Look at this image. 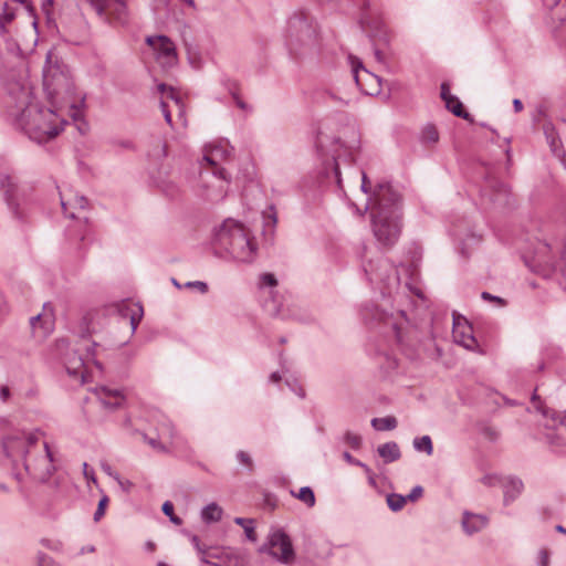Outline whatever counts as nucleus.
Here are the masks:
<instances>
[{
    "mask_svg": "<svg viewBox=\"0 0 566 566\" xmlns=\"http://www.w3.org/2000/svg\"><path fill=\"white\" fill-rule=\"evenodd\" d=\"M0 190L13 217L22 220L24 217L22 206L25 202L27 189L19 185L18 178L15 176L1 175Z\"/></svg>",
    "mask_w": 566,
    "mask_h": 566,
    "instance_id": "obj_11",
    "label": "nucleus"
},
{
    "mask_svg": "<svg viewBox=\"0 0 566 566\" xmlns=\"http://www.w3.org/2000/svg\"><path fill=\"white\" fill-rule=\"evenodd\" d=\"M377 452L385 463H391L398 461L401 458L399 446L395 441L380 444L377 448Z\"/></svg>",
    "mask_w": 566,
    "mask_h": 566,
    "instance_id": "obj_26",
    "label": "nucleus"
},
{
    "mask_svg": "<svg viewBox=\"0 0 566 566\" xmlns=\"http://www.w3.org/2000/svg\"><path fill=\"white\" fill-rule=\"evenodd\" d=\"M423 489L420 485L415 486L411 492L406 496L407 501L416 502L418 499L422 496Z\"/></svg>",
    "mask_w": 566,
    "mask_h": 566,
    "instance_id": "obj_51",
    "label": "nucleus"
},
{
    "mask_svg": "<svg viewBox=\"0 0 566 566\" xmlns=\"http://www.w3.org/2000/svg\"><path fill=\"white\" fill-rule=\"evenodd\" d=\"M222 509L217 503H210L201 511V518L206 523L218 522L221 520Z\"/></svg>",
    "mask_w": 566,
    "mask_h": 566,
    "instance_id": "obj_32",
    "label": "nucleus"
},
{
    "mask_svg": "<svg viewBox=\"0 0 566 566\" xmlns=\"http://www.w3.org/2000/svg\"><path fill=\"white\" fill-rule=\"evenodd\" d=\"M264 217H269V221L266 222V224H272V226H275L276 222H277V218H276V213L274 211V208L273 207H270V211L269 212H264Z\"/></svg>",
    "mask_w": 566,
    "mask_h": 566,
    "instance_id": "obj_59",
    "label": "nucleus"
},
{
    "mask_svg": "<svg viewBox=\"0 0 566 566\" xmlns=\"http://www.w3.org/2000/svg\"><path fill=\"white\" fill-rule=\"evenodd\" d=\"M397 419L392 416L374 418L371 426L379 431L394 430L397 427Z\"/></svg>",
    "mask_w": 566,
    "mask_h": 566,
    "instance_id": "obj_33",
    "label": "nucleus"
},
{
    "mask_svg": "<svg viewBox=\"0 0 566 566\" xmlns=\"http://www.w3.org/2000/svg\"><path fill=\"white\" fill-rule=\"evenodd\" d=\"M234 523L237 525H240L243 527L244 532H245V535L251 541H254L255 539V533H254V528L250 525L252 523L251 520H247V518H243V517H235L234 518Z\"/></svg>",
    "mask_w": 566,
    "mask_h": 566,
    "instance_id": "obj_39",
    "label": "nucleus"
},
{
    "mask_svg": "<svg viewBox=\"0 0 566 566\" xmlns=\"http://www.w3.org/2000/svg\"><path fill=\"white\" fill-rule=\"evenodd\" d=\"M407 503V497L400 494L391 493L387 495V504L389 509L394 512H398L402 510L405 504Z\"/></svg>",
    "mask_w": 566,
    "mask_h": 566,
    "instance_id": "obj_35",
    "label": "nucleus"
},
{
    "mask_svg": "<svg viewBox=\"0 0 566 566\" xmlns=\"http://www.w3.org/2000/svg\"><path fill=\"white\" fill-rule=\"evenodd\" d=\"M163 513L169 517L170 522L174 523L175 525H181L182 523V520L180 517H178L177 515L174 514V505L171 502L169 501H166L164 504H163Z\"/></svg>",
    "mask_w": 566,
    "mask_h": 566,
    "instance_id": "obj_40",
    "label": "nucleus"
},
{
    "mask_svg": "<svg viewBox=\"0 0 566 566\" xmlns=\"http://www.w3.org/2000/svg\"><path fill=\"white\" fill-rule=\"evenodd\" d=\"M261 551L268 552L271 556L286 565L292 564L295 559L291 538L282 530L270 533L268 542Z\"/></svg>",
    "mask_w": 566,
    "mask_h": 566,
    "instance_id": "obj_12",
    "label": "nucleus"
},
{
    "mask_svg": "<svg viewBox=\"0 0 566 566\" xmlns=\"http://www.w3.org/2000/svg\"><path fill=\"white\" fill-rule=\"evenodd\" d=\"M0 397H1V399H2L3 401H7V400L9 399V397H10V390H9V388H8V387L2 386V387L0 388Z\"/></svg>",
    "mask_w": 566,
    "mask_h": 566,
    "instance_id": "obj_63",
    "label": "nucleus"
},
{
    "mask_svg": "<svg viewBox=\"0 0 566 566\" xmlns=\"http://www.w3.org/2000/svg\"><path fill=\"white\" fill-rule=\"evenodd\" d=\"M158 92L163 95L160 101V108L164 114L165 120L172 127L171 112L169 108L168 101L174 103L176 111L178 113V118L181 122L182 126L187 125L186 116H185V105L180 95L174 90V87L168 86L164 83L158 84Z\"/></svg>",
    "mask_w": 566,
    "mask_h": 566,
    "instance_id": "obj_15",
    "label": "nucleus"
},
{
    "mask_svg": "<svg viewBox=\"0 0 566 566\" xmlns=\"http://www.w3.org/2000/svg\"><path fill=\"white\" fill-rule=\"evenodd\" d=\"M361 469L364 470V472L367 475L369 485L375 488L377 485L375 473L371 471V469L367 464H365V467H363Z\"/></svg>",
    "mask_w": 566,
    "mask_h": 566,
    "instance_id": "obj_56",
    "label": "nucleus"
},
{
    "mask_svg": "<svg viewBox=\"0 0 566 566\" xmlns=\"http://www.w3.org/2000/svg\"><path fill=\"white\" fill-rule=\"evenodd\" d=\"M44 312L30 318V326L34 337L45 338L53 328V318L51 314L45 313L46 305L43 306Z\"/></svg>",
    "mask_w": 566,
    "mask_h": 566,
    "instance_id": "obj_20",
    "label": "nucleus"
},
{
    "mask_svg": "<svg viewBox=\"0 0 566 566\" xmlns=\"http://www.w3.org/2000/svg\"><path fill=\"white\" fill-rule=\"evenodd\" d=\"M102 470L111 478H113L114 480H116L118 482V484H123V480H120V476L117 472H115L112 467L106 463V462H103L102 463Z\"/></svg>",
    "mask_w": 566,
    "mask_h": 566,
    "instance_id": "obj_47",
    "label": "nucleus"
},
{
    "mask_svg": "<svg viewBox=\"0 0 566 566\" xmlns=\"http://www.w3.org/2000/svg\"><path fill=\"white\" fill-rule=\"evenodd\" d=\"M361 314L364 319L371 322H382L386 325H389L394 333L398 344H405V328L407 326V319L405 318V312L398 311L395 315L394 313H387L385 310L379 308L374 304H367L363 307Z\"/></svg>",
    "mask_w": 566,
    "mask_h": 566,
    "instance_id": "obj_10",
    "label": "nucleus"
},
{
    "mask_svg": "<svg viewBox=\"0 0 566 566\" xmlns=\"http://www.w3.org/2000/svg\"><path fill=\"white\" fill-rule=\"evenodd\" d=\"M551 17L554 21L558 22V28L566 29V0H558L552 6Z\"/></svg>",
    "mask_w": 566,
    "mask_h": 566,
    "instance_id": "obj_30",
    "label": "nucleus"
},
{
    "mask_svg": "<svg viewBox=\"0 0 566 566\" xmlns=\"http://www.w3.org/2000/svg\"><path fill=\"white\" fill-rule=\"evenodd\" d=\"M13 19H14V13L12 11H9L8 4L4 3V11L0 15L1 28H4V25L9 24Z\"/></svg>",
    "mask_w": 566,
    "mask_h": 566,
    "instance_id": "obj_46",
    "label": "nucleus"
},
{
    "mask_svg": "<svg viewBox=\"0 0 566 566\" xmlns=\"http://www.w3.org/2000/svg\"><path fill=\"white\" fill-rule=\"evenodd\" d=\"M446 107L457 117L472 120L471 115L464 109L462 102L457 96L453 95L447 99Z\"/></svg>",
    "mask_w": 566,
    "mask_h": 566,
    "instance_id": "obj_31",
    "label": "nucleus"
},
{
    "mask_svg": "<svg viewBox=\"0 0 566 566\" xmlns=\"http://www.w3.org/2000/svg\"><path fill=\"white\" fill-rule=\"evenodd\" d=\"M482 433L490 441H495L499 438V432L496 431V429H494L493 427H490V426H485L482 429Z\"/></svg>",
    "mask_w": 566,
    "mask_h": 566,
    "instance_id": "obj_50",
    "label": "nucleus"
},
{
    "mask_svg": "<svg viewBox=\"0 0 566 566\" xmlns=\"http://www.w3.org/2000/svg\"><path fill=\"white\" fill-rule=\"evenodd\" d=\"M237 459L242 465L248 468L250 471L253 470V461L249 453H247L245 451H239L237 453Z\"/></svg>",
    "mask_w": 566,
    "mask_h": 566,
    "instance_id": "obj_42",
    "label": "nucleus"
},
{
    "mask_svg": "<svg viewBox=\"0 0 566 566\" xmlns=\"http://www.w3.org/2000/svg\"><path fill=\"white\" fill-rule=\"evenodd\" d=\"M551 248L546 243H539L536 248L534 256L531 260H525L526 264L535 272H541L543 266H549L553 263V258L549 255Z\"/></svg>",
    "mask_w": 566,
    "mask_h": 566,
    "instance_id": "obj_23",
    "label": "nucleus"
},
{
    "mask_svg": "<svg viewBox=\"0 0 566 566\" xmlns=\"http://www.w3.org/2000/svg\"><path fill=\"white\" fill-rule=\"evenodd\" d=\"M349 59V62H350V65H352V74H353V78L356 83V85L364 92H366L367 94H375L376 92H368L364 88V85L363 83L360 82V72H363L367 77L369 78H373V80H376L378 83H380V80L378 76H375L374 74H371L370 72H368L361 61L353 55H349L348 56Z\"/></svg>",
    "mask_w": 566,
    "mask_h": 566,
    "instance_id": "obj_25",
    "label": "nucleus"
},
{
    "mask_svg": "<svg viewBox=\"0 0 566 566\" xmlns=\"http://www.w3.org/2000/svg\"><path fill=\"white\" fill-rule=\"evenodd\" d=\"M143 438H144L145 442H147L153 449L160 451V452L167 451V448L160 442L159 439L149 438L146 434H143Z\"/></svg>",
    "mask_w": 566,
    "mask_h": 566,
    "instance_id": "obj_44",
    "label": "nucleus"
},
{
    "mask_svg": "<svg viewBox=\"0 0 566 566\" xmlns=\"http://www.w3.org/2000/svg\"><path fill=\"white\" fill-rule=\"evenodd\" d=\"M231 94H232V97L239 108H241L243 111L249 108L248 104L244 103L235 92H232Z\"/></svg>",
    "mask_w": 566,
    "mask_h": 566,
    "instance_id": "obj_60",
    "label": "nucleus"
},
{
    "mask_svg": "<svg viewBox=\"0 0 566 566\" xmlns=\"http://www.w3.org/2000/svg\"><path fill=\"white\" fill-rule=\"evenodd\" d=\"M98 401L104 408L114 410L122 407L125 402V395L120 389L101 386L94 390Z\"/></svg>",
    "mask_w": 566,
    "mask_h": 566,
    "instance_id": "obj_19",
    "label": "nucleus"
},
{
    "mask_svg": "<svg viewBox=\"0 0 566 566\" xmlns=\"http://www.w3.org/2000/svg\"><path fill=\"white\" fill-rule=\"evenodd\" d=\"M296 497L304 502L310 507L314 506L315 504V495L313 490L310 486H303L300 489L298 493L296 494Z\"/></svg>",
    "mask_w": 566,
    "mask_h": 566,
    "instance_id": "obj_36",
    "label": "nucleus"
},
{
    "mask_svg": "<svg viewBox=\"0 0 566 566\" xmlns=\"http://www.w3.org/2000/svg\"><path fill=\"white\" fill-rule=\"evenodd\" d=\"M344 442L347 443L352 449L358 450L361 447L363 439L357 433L346 431L344 434Z\"/></svg>",
    "mask_w": 566,
    "mask_h": 566,
    "instance_id": "obj_38",
    "label": "nucleus"
},
{
    "mask_svg": "<svg viewBox=\"0 0 566 566\" xmlns=\"http://www.w3.org/2000/svg\"><path fill=\"white\" fill-rule=\"evenodd\" d=\"M285 41L291 53L298 57L315 56L319 52L317 25L306 12H295L287 20Z\"/></svg>",
    "mask_w": 566,
    "mask_h": 566,
    "instance_id": "obj_2",
    "label": "nucleus"
},
{
    "mask_svg": "<svg viewBox=\"0 0 566 566\" xmlns=\"http://www.w3.org/2000/svg\"><path fill=\"white\" fill-rule=\"evenodd\" d=\"M523 482L520 479H510L504 485V505L512 503L522 492Z\"/></svg>",
    "mask_w": 566,
    "mask_h": 566,
    "instance_id": "obj_27",
    "label": "nucleus"
},
{
    "mask_svg": "<svg viewBox=\"0 0 566 566\" xmlns=\"http://www.w3.org/2000/svg\"><path fill=\"white\" fill-rule=\"evenodd\" d=\"M441 98L443 99L444 103H447V99H449L450 97H452L453 95H451L450 93V87L448 85V83H442L441 84Z\"/></svg>",
    "mask_w": 566,
    "mask_h": 566,
    "instance_id": "obj_58",
    "label": "nucleus"
},
{
    "mask_svg": "<svg viewBox=\"0 0 566 566\" xmlns=\"http://www.w3.org/2000/svg\"><path fill=\"white\" fill-rule=\"evenodd\" d=\"M164 191L168 197H174L177 193V188L175 185H169Z\"/></svg>",
    "mask_w": 566,
    "mask_h": 566,
    "instance_id": "obj_64",
    "label": "nucleus"
},
{
    "mask_svg": "<svg viewBox=\"0 0 566 566\" xmlns=\"http://www.w3.org/2000/svg\"><path fill=\"white\" fill-rule=\"evenodd\" d=\"M116 308L122 317H129L132 333H134L142 319L143 307L135 303L120 302L116 305Z\"/></svg>",
    "mask_w": 566,
    "mask_h": 566,
    "instance_id": "obj_24",
    "label": "nucleus"
},
{
    "mask_svg": "<svg viewBox=\"0 0 566 566\" xmlns=\"http://www.w3.org/2000/svg\"><path fill=\"white\" fill-rule=\"evenodd\" d=\"M27 448L25 450L30 449L31 454L36 453V449L40 450L41 447L38 446L39 443V437L35 433H31L27 437Z\"/></svg>",
    "mask_w": 566,
    "mask_h": 566,
    "instance_id": "obj_45",
    "label": "nucleus"
},
{
    "mask_svg": "<svg viewBox=\"0 0 566 566\" xmlns=\"http://www.w3.org/2000/svg\"><path fill=\"white\" fill-rule=\"evenodd\" d=\"M364 271L369 282L376 285L381 294L391 295L399 287L400 276L397 268L387 259L379 258L364 265Z\"/></svg>",
    "mask_w": 566,
    "mask_h": 566,
    "instance_id": "obj_8",
    "label": "nucleus"
},
{
    "mask_svg": "<svg viewBox=\"0 0 566 566\" xmlns=\"http://www.w3.org/2000/svg\"><path fill=\"white\" fill-rule=\"evenodd\" d=\"M224 193H226L224 188H223L222 185H220L218 187V191H216V192L214 191L213 192H208L206 195V197L210 201H218V200H220V199H222L224 197Z\"/></svg>",
    "mask_w": 566,
    "mask_h": 566,
    "instance_id": "obj_49",
    "label": "nucleus"
},
{
    "mask_svg": "<svg viewBox=\"0 0 566 566\" xmlns=\"http://www.w3.org/2000/svg\"><path fill=\"white\" fill-rule=\"evenodd\" d=\"M538 565L549 566V553L547 549H541L538 553Z\"/></svg>",
    "mask_w": 566,
    "mask_h": 566,
    "instance_id": "obj_54",
    "label": "nucleus"
},
{
    "mask_svg": "<svg viewBox=\"0 0 566 566\" xmlns=\"http://www.w3.org/2000/svg\"><path fill=\"white\" fill-rule=\"evenodd\" d=\"M216 247L228 252L240 262H251L254 258L256 245L249 237L244 227L232 220H226L214 233Z\"/></svg>",
    "mask_w": 566,
    "mask_h": 566,
    "instance_id": "obj_5",
    "label": "nucleus"
},
{
    "mask_svg": "<svg viewBox=\"0 0 566 566\" xmlns=\"http://www.w3.org/2000/svg\"><path fill=\"white\" fill-rule=\"evenodd\" d=\"M315 146L319 156L327 157L325 170L331 169L338 186L342 187L339 166L340 163L350 165L355 160V154L359 149V139L356 133L353 132V138L345 143L339 138L318 132Z\"/></svg>",
    "mask_w": 566,
    "mask_h": 566,
    "instance_id": "obj_4",
    "label": "nucleus"
},
{
    "mask_svg": "<svg viewBox=\"0 0 566 566\" xmlns=\"http://www.w3.org/2000/svg\"><path fill=\"white\" fill-rule=\"evenodd\" d=\"M413 448L419 452H424L431 455L433 452V446L429 436H422L413 440Z\"/></svg>",
    "mask_w": 566,
    "mask_h": 566,
    "instance_id": "obj_34",
    "label": "nucleus"
},
{
    "mask_svg": "<svg viewBox=\"0 0 566 566\" xmlns=\"http://www.w3.org/2000/svg\"><path fill=\"white\" fill-rule=\"evenodd\" d=\"M547 438L552 444L566 446V413L560 417L555 431L547 433Z\"/></svg>",
    "mask_w": 566,
    "mask_h": 566,
    "instance_id": "obj_28",
    "label": "nucleus"
},
{
    "mask_svg": "<svg viewBox=\"0 0 566 566\" xmlns=\"http://www.w3.org/2000/svg\"><path fill=\"white\" fill-rule=\"evenodd\" d=\"M21 120L29 137L39 144L55 138L66 123L53 109L39 108L32 103H28L21 109Z\"/></svg>",
    "mask_w": 566,
    "mask_h": 566,
    "instance_id": "obj_3",
    "label": "nucleus"
},
{
    "mask_svg": "<svg viewBox=\"0 0 566 566\" xmlns=\"http://www.w3.org/2000/svg\"><path fill=\"white\" fill-rule=\"evenodd\" d=\"M359 23L373 42L375 59L382 63L385 61L382 46L389 44L390 36L381 20L380 11L376 2L373 0H364L360 9Z\"/></svg>",
    "mask_w": 566,
    "mask_h": 566,
    "instance_id": "obj_7",
    "label": "nucleus"
},
{
    "mask_svg": "<svg viewBox=\"0 0 566 566\" xmlns=\"http://www.w3.org/2000/svg\"><path fill=\"white\" fill-rule=\"evenodd\" d=\"M261 283L263 285H268V286H275L277 281L275 279V276L271 273H264L262 276H261Z\"/></svg>",
    "mask_w": 566,
    "mask_h": 566,
    "instance_id": "obj_53",
    "label": "nucleus"
},
{
    "mask_svg": "<svg viewBox=\"0 0 566 566\" xmlns=\"http://www.w3.org/2000/svg\"><path fill=\"white\" fill-rule=\"evenodd\" d=\"M481 296L485 301L495 302V303H497L501 306L505 305V301L503 298H501L499 296H495V295H492L489 292H483Z\"/></svg>",
    "mask_w": 566,
    "mask_h": 566,
    "instance_id": "obj_57",
    "label": "nucleus"
},
{
    "mask_svg": "<svg viewBox=\"0 0 566 566\" xmlns=\"http://www.w3.org/2000/svg\"><path fill=\"white\" fill-rule=\"evenodd\" d=\"M83 472L87 480H92L95 482V475L93 470H88V464L86 462L83 463Z\"/></svg>",
    "mask_w": 566,
    "mask_h": 566,
    "instance_id": "obj_61",
    "label": "nucleus"
},
{
    "mask_svg": "<svg viewBox=\"0 0 566 566\" xmlns=\"http://www.w3.org/2000/svg\"><path fill=\"white\" fill-rule=\"evenodd\" d=\"M192 543L201 554V560L212 566H239L241 560L239 556L230 548L208 547L200 545L198 536L192 537Z\"/></svg>",
    "mask_w": 566,
    "mask_h": 566,
    "instance_id": "obj_13",
    "label": "nucleus"
},
{
    "mask_svg": "<svg viewBox=\"0 0 566 566\" xmlns=\"http://www.w3.org/2000/svg\"><path fill=\"white\" fill-rule=\"evenodd\" d=\"M421 139L423 143H437L439 140V133L433 125H427L422 129Z\"/></svg>",
    "mask_w": 566,
    "mask_h": 566,
    "instance_id": "obj_37",
    "label": "nucleus"
},
{
    "mask_svg": "<svg viewBox=\"0 0 566 566\" xmlns=\"http://www.w3.org/2000/svg\"><path fill=\"white\" fill-rule=\"evenodd\" d=\"M23 465L25 471L35 479L46 481L54 473L53 454L48 442H43L38 454L28 449L24 452Z\"/></svg>",
    "mask_w": 566,
    "mask_h": 566,
    "instance_id": "obj_9",
    "label": "nucleus"
},
{
    "mask_svg": "<svg viewBox=\"0 0 566 566\" xmlns=\"http://www.w3.org/2000/svg\"><path fill=\"white\" fill-rule=\"evenodd\" d=\"M146 43L156 52L159 60L171 65L177 60L175 43L166 35H151L146 38Z\"/></svg>",
    "mask_w": 566,
    "mask_h": 566,
    "instance_id": "obj_18",
    "label": "nucleus"
},
{
    "mask_svg": "<svg viewBox=\"0 0 566 566\" xmlns=\"http://www.w3.org/2000/svg\"><path fill=\"white\" fill-rule=\"evenodd\" d=\"M186 287H189V289H197L200 293L205 294L207 293L208 291V285L207 283L205 282H201V281H192V282H187L185 284Z\"/></svg>",
    "mask_w": 566,
    "mask_h": 566,
    "instance_id": "obj_48",
    "label": "nucleus"
},
{
    "mask_svg": "<svg viewBox=\"0 0 566 566\" xmlns=\"http://www.w3.org/2000/svg\"><path fill=\"white\" fill-rule=\"evenodd\" d=\"M61 205H62L63 212H64L67 217L72 218V219L76 218V214H75V212H74V211H69V208H67L69 203H67V202H65V201H63V200H62V201H61Z\"/></svg>",
    "mask_w": 566,
    "mask_h": 566,
    "instance_id": "obj_62",
    "label": "nucleus"
},
{
    "mask_svg": "<svg viewBox=\"0 0 566 566\" xmlns=\"http://www.w3.org/2000/svg\"><path fill=\"white\" fill-rule=\"evenodd\" d=\"M36 566H59V564L48 554L39 552L36 554Z\"/></svg>",
    "mask_w": 566,
    "mask_h": 566,
    "instance_id": "obj_41",
    "label": "nucleus"
},
{
    "mask_svg": "<svg viewBox=\"0 0 566 566\" xmlns=\"http://www.w3.org/2000/svg\"><path fill=\"white\" fill-rule=\"evenodd\" d=\"M97 346L98 344L87 336H81L71 352L65 355L64 365L67 374L84 384L92 375V366L102 370V365L95 359Z\"/></svg>",
    "mask_w": 566,
    "mask_h": 566,
    "instance_id": "obj_6",
    "label": "nucleus"
},
{
    "mask_svg": "<svg viewBox=\"0 0 566 566\" xmlns=\"http://www.w3.org/2000/svg\"><path fill=\"white\" fill-rule=\"evenodd\" d=\"M452 336L457 344L469 350H476L478 342L473 335V328L462 316H453Z\"/></svg>",
    "mask_w": 566,
    "mask_h": 566,
    "instance_id": "obj_17",
    "label": "nucleus"
},
{
    "mask_svg": "<svg viewBox=\"0 0 566 566\" xmlns=\"http://www.w3.org/2000/svg\"><path fill=\"white\" fill-rule=\"evenodd\" d=\"M343 458H344V460H345L347 463H349V464H352V465H356V467H359V468L365 467V463H364V462H361V461H360V460H358V459H355V458H354V457H353L348 451H345V452L343 453Z\"/></svg>",
    "mask_w": 566,
    "mask_h": 566,
    "instance_id": "obj_52",
    "label": "nucleus"
},
{
    "mask_svg": "<svg viewBox=\"0 0 566 566\" xmlns=\"http://www.w3.org/2000/svg\"><path fill=\"white\" fill-rule=\"evenodd\" d=\"M485 192H490V200L499 206H505L509 203V188L507 186L494 178L486 180Z\"/></svg>",
    "mask_w": 566,
    "mask_h": 566,
    "instance_id": "obj_22",
    "label": "nucleus"
},
{
    "mask_svg": "<svg viewBox=\"0 0 566 566\" xmlns=\"http://www.w3.org/2000/svg\"><path fill=\"white\" fill-rule=\"evenodd\" d=\"M87 205H88V201L85 197L81 196V197H75L74 198V203L72 205V207L74 209H81V210H84L87 208Z\"/></svg>",
    "mask_w": 566,
    "mask_h": 566,
    "instance_id": "obj_55",
    "label": "nucleus"
},
{
    "mask_svg": "<svg viewBox=\"0 0 566 566\" xmlns=\"http://www.w3.org/2000/svg\"><path fill=\"white\" fill-rule=\"evenodd\" d=\"M231 154L228 145H214L203 156V160L211 167V172L220 181L229 182L228 174L220 166Z\"/></svg>",
    "mask_w": 566,
    "mask_h": 566,
    "instance_id": "obj_16",
    "label": "nucleus"
},
{
    "mask_svg": "<svg viewBox=\"0 0 566 566\" xmlns=\"http://www.w3.org/2000/svg\"><path fill=\"white\" fill-rule=\"evenodd\" d=\"M96 14L108 23L126 21V6L120 0H86Z\"/></svg>",
    "mask_w": 566,
    "mask_h": 566,
    "instance_id": "obj_14",
    "label": "nucleus"
},
{
    "mask_svg": "<svg viewBox=\"0 0 566 566\" xmlns=\"http://www.w3.org/2000/svg\"><path fill=\"white\" fill-rule=\"evenodd\" d=\"M488 523L489 518L485 515L471 513L469 511H464L462 514L461 525L467 535L471 536L481 532L486 527Z\"/></svg>",
    "mask_w": 566,
    "mask_h": 566,
    "instance_id": "obj_21",
    "label": "nucleus"
},
{
    "mask_svg": "<svg viewBox=\"0 0 566 566\" xmlns=\"http://www.w3.org/2000/svg\"><path fill=\"white\" fill-rule=\"evenodd\" d=\"M544 134L546 137V140L551 147L552 153L558 157L562 158L564 156V151L562 150L559 146V138L555 132L554 126L551 124L544 125Z\"/></svg>",
    "mask_w": 566,
    "mask_h": 566,
    "instance_id": "obj_29",
    "label": "nucleus"
},
{
    "mask_svg": "<svg viewBox=\"0 0 566 566\" xmlns=\"http://www.w3.org/2000/svg\"><path fill=\"white\" fill-rule=\"evenodd\" d=\"M359 174L361 176L360 189L368 196V202L361 213L368 209L371 210V228L376 239L381 244L391 247L398 240L401 230V197L387 182L378 184L375 189H371L366 172L359 170Z\"/></svg>",
    "mask_w": 566,
    "mask_h": 566,
    "instance_id": "obj_1",
    "label": "nucleus"
},
{
    "mask_svg": "<svg viewBox=\"0 0 566 566\" xmlns=\"http://www.w3.org/2000/svg\"><path fill=\"white\" fill-rule=\"evenodd\" d=\"M107 503H108V497L106 495H104L99 500L97 509H96V511L94 513V521L95 522H98L102 518V516L105 514V507H106Z\"/></svg>",
    "mask_w": 566,
    "mask_h": 566,
    "instance_id": "obj_43",
    "label": "nucleus"
}]
</instances>
